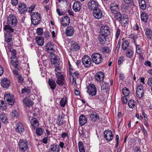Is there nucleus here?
<instances>
[{"mask_svg":"<svg viewBox=\"0 0 152 152\" xmlns=\"http://www.w3.org/2000/svg\"><path fill=\"white\" fill-rule=\"evenodd\" d=\"M60 148L57 145H51L49 148V152H60Z\"/></svg>","mask_w":152,"mask_h":152,"instance_id":"5701e85b","label":"nucleus"},{"mask_svg":"<svg viewBox=\"0 0 152 152\" xmlns=\"http://www.w3.org/2000/svg\"><path fill=\"white\" fill-rule=\"evenodd\" d=\"M93 14L94 18L100 19L103 16L102 10L99 8L93 11Z\"/></svg>","mask_w":152,"mask_h":152,"instance_id":"423d86ee","label":"nucleus"},{"mask_svg":"<svg viewBox=\"0 0 152 152\" xmlns=\"http://www.w3.org/2000/svg\"><path fill=\"white\" fill-rule=\"evenodd\" d=\"M129 38H130L133 39L134 40V43L135 44L136 42L135 39H136L137 38V37L136 36L133 34H131L129 35Z\"/></svg>","mask_w":152,"mask_h":152,"instance_id":"0e129e2a","label":"nucleus"},{"mask_svg":"<svg viewBox=\"0 0 152 152\" xmlns=\"http://www.w3.org/2000/svg\"><path fill=\"white\" fill-rule=\"evenodd\" d=\"M79 121L81 126L84 125L87 122V118L83 115H82L79 118Z\"/></svg>","mask_w":152,"mask_h":152,"instance_id":"c85d7f7f","label":"nucleus"},{"mask_svg":"<svg viewBox=\"0 0 152 152\" xmlns=\"http://www.w3.org/2000/svg\"><path fill=\"white\" fill-rule=\"evenodd\" d=\"M75 32V28L73 26H68L66 29L65 34L67 36L71 37L74 34Z\"/></svg>","mask_w":152,"mask_h":152,"instance_id":"4468645a","label":"nucleus"},{"mask_svg":"<svg viewBox=\"0 0 152 152\" xmlns=\"http://www.w3.org/2000/svg\"><path fill=\"white\" fill-rule=\"evenodd\" d=\"M141 20L144 22L147 21L148 16L147 14L145 12H142L141 15Z\"/></svg>","mask_w":152,"mask_h":152,"instance_id":"a19ab883","label":"nucleus"},{"mask_svg":"<svg viewBox=\"0 0 152 152\" xmlns=\"http://www.w3.org/2000/svg\"><path fill=\"white\" fill-rule=\"evenodd\" d=\"M28 10L26 4L23 3H20V13L23 14L25 13Z\"/></svg>","mask_w":152,"mask_h":152,"instance_id":"4be33fe9","label":"nucleus"},{"mask_svg":"<svg viewBox=\"0 0 152 152\" xmlns=\"http://www.w3.org/2000/svg\"><path fill=\"white\" fill-rule=\"evenodd\" d=\"M6 103L4 101L0 100V110L3 111L7 109Z\"/></svg>","mask_w":152,"mask_h":152,"instance_id":"58836bf2","label":"nucleus"},{"mask_svg":"<svg viewBox=\"0 0 152 152\" xmlns=\"http://www.w3.org/2000/svg\"><path fill=\"white\" fill-rule=\"evenodd\" d=\"M13 96L10 94H6L4 95V100L7 101L8 104L10 105H12L14 104L15 100Z\"/></svg>","mask_w":152,"mask_h":152,"instance_id":"9d476101","label":"nucleus"},{"mask_svg":"<svg viewBox=\"0 0 152 152\" xmlns=\"http://www.w3.org/2000/svg\"><path fill=\"white\" fill-rule=\"evenodd\" d=\"M56 77L57 78L56 83L60 86L63 85L65 82L64 76L61 73H56Z\"/></svg>","mask_w":152,"mask_h":152,"instance_id":"0eeeda50","label":"nucleus"},{"mask_svg":"<svg viewBox=\"0 0 152 152\" xmlns=\"http://www.w3.org/2000/svg\"><path fill=\"white\" fill-rule=\"evenodd\" d=\"M80 48V46L76 43L72 44L71 46V49L75 51L78 50H79Z\"/></svg>","mask_w":152,"mask_h":152,"instance_id":"a18cd8bd","label":"nucleus"},{"mask_svg":"<svg viewBox=\"0 0 152 152\" xmlns=\"http://www.w3.org/2000/svg\"><path fill=\"white\" fill-rule=\"evenodd\" d=\"M148 85L150 86H152V77H150L148 78L147 82Z\"/></svg>","mask_w":152,"mask_h":152,"instance_id":"774afa93","label":"nucleus"},{"mask_svg":"<svg viewBox=\"0 0 152 152\" xmlns=\"http://www.w3.org/2000/svg\"><path fill=\"white\" fill-rule=\"evenodd\" d=\"M139 5L141 9L144 10L146 7V2L144 0H140L139 1Z\"/></svg>","mask_w":152,"mask_h":152,"instance_id":"4c0bfd02","label":"nucleus"},{"mask_svg":"<svg viewBox=\"0 0 152 152\" xmlns=\"http://www.w3.org/2000/svg\"><path fill=\"white\" fill-rule=\"evenodd\" d=\"M142 132L144 133V136L145 137H148V134H147V131L146 130H145V128L143 126L142 128Z\"/></svg>","mask_w":152,"mask_h":152,"instance_id":"338daca9","label":"nucleus"},{"mask_svg":"<svg viewBox=\"0 0 152 152\" xmlns=\"http://www.w3.org/2000/svg\"><path fill=\"white\" fill-rule=\"evenodd\" d=\"M35 39L38 45L42 46L43 45L44 39L43 37H37L35 38Z\"/></svg>","mask_w":152,"mask_h":152,"instance_id":"473e14b6","label":"nucleus"},{"mask_svg":"<svg viewBox=\"0 0 152 152\" xmlns=\"http://www.w3.org/2000/svg\"><path fill=\"white\" fill-rule=\"evenodd\" d=\"M41 20L40 15L38 12H33L31 16V20L32 23L35 25H37Z\"/></svg>","mask_w":152,"mask_h":152,"instance_id":"f257e3e1","label":"nucleus"},{"mask_svg":"<svg viewBox=\"0 0 152 152\" xmlns=\"http://www.w3.org/2000/svg\"><path fill=\"white\" fill-rule=\"evenodd\" d=\"M99 4L96 0L90 1L88 4V7L89 9L91 10H94L99 8Z\"/></svg>","mask_w":152,"mask_h":152,"instance_id":"7ed1b4c3","label":"nucleus"},{"mask_svg":"<svg viewBox=\"0 0 152 152\" xmlns=\"http://www.w3.org/2000/svg\"><path fill=\"white\" fill-rule=\"evenodd\" d=\"M145 34L147 37L150 39L152 38V30L149 28H146L145 29Z\"/></svg>","mask_w":152,"mask_h":152,"instance_id":"7c9ffc66","label":"nucleus"},{"mask_svg":"<svg viewBox=\"0 0 152 152\" xmlns=\"http://www.w3.org/2000/svg\"><path fill=\"white\" fill-rule=\"evenodd\" d=\"M128 105L129 107L133 108L135 106V102L134 100L131 99L128 101Z\"/></svg>","mask_w":152,"mask_h":152,"instance_id":"8fccbe9b","label":"nucleus"},{"mask_svg":"<svg viewBox=\"0 0 152 152\" xmlns=\"http://www.w3.org/2000/svg\"><path fill=\"white\" fill-rule=\"evenodd\" d=\"M43 130L41 128H39L36 129V133L38 136H41L43 134Z\"/></svg>","mask_w":152,"mask_h":152,"instance_id":"864d4df0","label":"nucleus"},{"mask_svg":"<svg viewBox=\"0 0 152 152\" xmlns=\"http://www.w3.org/2000/svg\"><path fill=\"white\" fill-rule=\"evenodd\" d=\"M121 33V30L118 28H117L116 34L115 37L116 39H118Z\"/></svg>","mask_w":152,"mask_h":152,"instance_id":"680f3d73","label":"nucleus"},{"mask_svg":"<svg viewBox=\"0 0 152 152\" xmlns=\"http://www.w3.org/2000/svg\"><path fill=\"white\" fill-rule=\"evenodd\" d=\"M12 26H10L8 24L5 25L4 27V30L6 32L5 33H8L11 34L13 31V29L12 28Z\"/></svg>","mask_w":152,"mask_h":152,"instance_id":"2f4dec72","label":"nucleus"},{"mask_svg":"<svg viewBox=\"0 0 152 152\" xmlns=\"http://www.w3.org/2000/svg\"><path fill=\"white\" fill-rule=\"evenodd\" d=\"M93 62L96 64H100L102 61V55L98 53H95L92 54L91 56Z\"/></svg>","mask_w":152,"mask_h":152,"instance_id":"f03ea898","label":"nucleus"},{"mask_svg":"<svg viewBox=\"0 0 152 152\" xmlns=\"http://www.w3.org/2000/svg\"><path fill=\"white\" fill-rule=\"evenodd\" d=\"M14 68H15L13 70L12 72L14 74L15 78V79H16L17 81L18 82H19V74L18 72L19 69L18 68V66Z\"/></svg>","mask_w":152,"mask_h":152,"instance_id":"c756f323","label":"nucleus"},{"mask_svg":"<svg viewBox=\"0 0 152 152\" xmlns=\"http://www.w3.org/2000/svg\"><path fill=\"white\" fill-rule=\"evenodd\" d=\"M104 74L102 72H99L96 73L95 75V78L96 80L100 82L104 79Z\"/></svg>","mask_w":152,"mask_h":152,"instance_id":"b1692460","label":"nucleus"},{"mask_svg":"<svg viewBox=\"0 0 152 152\" xmlns=\"http://www.w3.org/2000/svg\"><path fill=\"white\" fill-rule=\"evenodd\" d=\"M61 23L63 26H68L70 23V19L67 16H65L61 18Z\"/></svg>","mask_w":152,"mask_h":152,"instance_id":"f3484780","label":"nucleus"},{"mask_svg":"<svg viewBox=\"0 0 152 152\" xmlns=\"http://www.w3.org/2000/svg\"><path fill=\"white\" fill-rule=\"evenodd\" d=\"M7 24L9 26L15 27L17 23L16 17L13 15H10L7 18Z\"/></svg>","mask_w":152,"mask_h":152,"instance_id":"39448f33","label":"nucleus"},{"mask_svg":"<svg viewBox=\"0 0 152 152\" xmlns=\"http://www.w3.org/2000/svg\"><path fill=\"white\" fill-rule=\"evenodd\" d=\"M0 118L4 124L8 123L7 116L4 114H0Z\"/></svg>","mask_w":152,"mask_h":152,"instance_id":"e433bc0d","label":"nucleus"},{"mask_svg":"<svg viewBox=\"0 0 152 152\" xmlns=\"http://www.w3.org/2000/svg\"><path fill=\"white\" fill-rule=\"evenodd\" d=\"M66 101L67 98L66 97H65L62 98L60 102V106L63 107H64L66 103Z\"/></svg>","mask_w":152,"mask_h":152,"instance_id":"de8ad7c7","label":"nucleus"},{"mask_svg":"<svg viewBox=\"0 0 152 152\" xmlns=\"http://www.w3.org/2000/svg\"><path fill=\"white\" fill-rule=\"evenodd\" d=\"M87 92L89 95L92 96L95 95L96 94V89L93 84H90L87 87Z\"/></svg>","mask_w":152,"mask_h":152,"instance_id":"20e7f679","label":"nucleus"},{"mask_svg":"<svg viewBox=\"0 0 152 152\" xmlns=\"http://www.w3.org/2000/svg\"><path fill=\"white\" fill-rule=\"evenodd\" d=\"M129 45V42L127 40H126L122 44L121 47L124 50H125L128 48Z\"/></svg>","mask_w":152,"mask_h":152,"instance_id":"49530a36","label":"nucleus"},{"mask_svg":"<svg viewBox=\"0 0 152 152\" xmlns=\"http://www.w3.org/2000/svg\"><path fill=\"white\" fill-rule=\"evenodd\" d=\"M114 13V17L115 20L121 22L122 24L123 23L124 24L125 23V22H126L128 19L127 18L125 19L124 17H122L121 14L120 12H115Z\"/></svg>","mask_w":152,"mask_h":152,"instance_id":"6e6552de","label":"nucleus"},{"mask_svg":"<svg viewBox=\"0 0 152 152\" xmlns=\"http://www.w3.org/2000/svg\"><path fill=\"white\" fill-rule=\"evenodd\" d=\"M30 122L31 125L34 129H36L39 125L38 122L35 118H32Z\"/></svg>","mask_w":152,"mask_h":152,"instance_id":"f704fd0d","label":"nucleus"},{"mask_svg":"<svg viewBox=\"0 0 152 152\" xmlns=\"http://www.w3.org/2000/svg\"><path fill=\"white\" fill-rule=\"evenodd\" d=\"M19 115L18 112L16 110H13L12 112L11 116L13 118H17Z\"/></svg>","mask_w":152,"mask_h":152,"instance_id":"09e8293b","label":"nucleus"},{"mask_svg":"<svg viewBox=\"0 0 152 152\" xmlns=\"http://www.w3.org/2000/svg\"><path fill=\"white\" fill-rule=\"evenodd\" d=\"M102 52L105 54H108L111 52V50L107 46L104 47L102 49Z\"/></svg>","mask_w":152,"mask_h":152,"instance_id":"3c124183","label":"nucleus"},{"mask_svg":"<svg viewBox=\"0 0 152 152\" xmlns=\"http://www.w3.org/2000/svg\"><path fill=\"white\" fill-rule=\"evenodd\" d=\"M43 30L42 28H39L37 29V33L39 35H41L43 33Z\"/></svg>","mask_w":152,"mask_h":152,"instance_id":"4d7b16f0","label":"nucleus"},{"mask_svg":"<svg viewBox=\"0 0 152 152\" xmlns=\"http://www.w3.org/2000/svg\"><path fill=\"white\" fill-rule=\"evenodd\" d=\"M46 47L47 51L51 54H52L54 52V50L53 48V45L51 42H48Z\"/></svg>","mask_w":152,"mask_h":152,"instance_id":"393cba45","label":"nucleus"},{"mask_svg":"<svg viewBox=\"0 0 152 152\" xmlns=\"http://www.w3.org/2000/svg\"><path fill=\"white\" fill-rule=\"evenodd\" d=\"M31 89L30 87H25L23 88L22 89L21 93L23 94H28L31 92Z\"/></svg>","mask_w":152,"mask_h":152,"instance_id":"79ce46f5","label":"nucleus"},{"mask_svg":"<svg viewBox=\"0 0 152 152\" xmlns=\"http://www.w3.org/2000/svg\"><path fill=\"white\" fill-rule=\"evenodd\" d=\"M55 72L56 75V73H61V69L59 67V65H57V66H55Z\"/></svg>","mask_w":152,"mask_h":152,"instance_id":"13d9d810","label":"nucleus"},{"mask_svg":"<svg viewBox=\"0 0 152 152\" xmlns=\"http://www.w3.org/2000/svg\"><path fill=\"white\" fill-rule=\"evenodd\" d=\"M70 75L71 76L70 77V80L72 84L73 85H75L76 83V79L77 77H75L74 75H72V72L71 71L69 70Z\"/></svg>","mask_w":152,"mask_h":152,"instance_id":"72a5a7b5","label":"nucleus"},{"mask_svg":"<svg viewBox=\"0 0 152 152\" xmlns=\"http://www.w3.org/2000/svg\"><path fill=\"white\" fill-rule=\"evenodd\" d=\"M136 46V52L139 54H140L141 53L142 50L141 49L140 45H137L136 43L135 44Z\"/></svg>","mask_w":152,"mask_h":152,"instance_id":"5fc2aeb1","label":"nucleus"},{"mask_svg":"<svg viewBox=\"0 0 152 152\" xmlns=\"http://www.w3.org/2000/svg\"><path fill=\"white\" fill-rule=\"evenodd\" d=\"M10 81L7 78H4L1 80V84L2 87L7 88L10 86Z\"/></svg>","mask_w":152,"mask_h":152,"instance_id":"6ab92c4d","label":"nucleus"},{"mask_svg":"<svg viewBox=\"0 0 152 152\" xmlns=\"http://www.w3.org/2000/svg\"><path fill=\"white\" fill-rule=\"evenodd\" d=\"M110 9L111 12L114 13L117 12L119 10V5L116 1L112 2L111 4Z\"/></svg>","mask_w":152,"mask_h":152,"instance_id":"412c9836","label":"nucleus"},{"mask_svg":"<svg viewBox=\"0 0 152 152\" xmlns=\"http://www.w3.org/2000/svg\"><path fill=\"white\" fill-rule=\"evenodd\" d=\"M133 51L129 49L128 50L126 53V56L129 57H131L133 55Z\"/></svg>","mask_w":152,"mask_h":152,"instance_id":"6e6d98bb","label":"nucleus"},{"mask_svg":"<svg viewBox=\"0 0 152 152\" xmlns=\"http://www.w3.org/2000/svg\"><path fill=\"white\" fill-rule=\"evenodd\" d=\"M82 62L83 65L86 67H89L91 63V58L88 55H85L83 56L82 59Z\"/></svg>","mask_w":152,"mask_h":152,"instance_id":"9b49d317","label":"nucleus"},{"mask_svg":"<svg viewBox=\"0 0 152 152\" xmlns=\"http://www.w3.org/2000/svg\"><path fill=\"white\" fill-rule=\"evenodd\" d=\"M90 119L93 121H95L99 119V115L94 111H91L89 113Z\"/></svg>","mask_w":152,"mask_h":152,"instance_id":"2eb2a0df","label":"nucleus"},{"mask_svg":"<svg viewBox=\"0 0 152 152\" xmlns=\"http://www.w3.org/2000/svg\"><path fill=\"white\" fill-rule=\"evenodd\" d=\"M107 36L100 33L98 36V41L101 44H105L107 42Z\"/></svg>","mask_w":152,"mask_h":152,"instance_id":"dca6fc26","label":"nucleus"},{"mask_svg":"<svg viewBox=\"0 0 152 152\" xmlns=\"http://www.w3.org/2000/svg\"><path fill=\"white\" fill-rule=\"evenodd\" d=\"M101 86L102 90H105L106 93L109 92V85L108 83L102 82Z\"/></svg>","mask_w":152,"mask_h":152,"instance_id":"cd10ccee","label":"nucleus"},{"mask_svg":"<svg viewBox=\"0 0 152 152\" xmlns=\"http://www.w3.org/2000/svg\"><path fill=\"white\" fill-rule=\"evenodd\" d=\"M82 4L79 1H75L72 6V8L75 12L79 11L82 8Z\"/></svg>","mask_w":152,"mask_h":152,"instance_id":"a211bd4d","label":"nucleus"},{"mask_svg":"<svg viewBox=\"0 0 152 152\" xmlns=\"http://www.w3.org/2000/svg\"><path fill=\"white\" fill-rule=\"evenodd\" d=\"M58 62V60L56 57H55L51 59V62L52 64H56Z\"/></svg>","mask_w":152,"mask_h":152,"instance_id":"e2e57ef3","label":"nucleus"},{"mask_svg":"<svg viewBox=\"0 0 152 152\" xmlns=\"http://www.w3.org/2000/svg\"><path fill=\"white\" fill-rule=\"evenodd\" d=\"M122 93L124 96H128L129 95L130 92L128 89L125 87L123 89Z\"/></svg>","mask_w":152,"mask_h":152,"instance_id":"603ef678","label":"nucleus"},{"mask_svg":"<svg viewBox=\"0 0 152 152\" xmlns=\"http://www.w3.org/2000/svg\"><path fill=\"white\" fill-rule=\"evenodd\" d=\"M86 131L85 129H82L79 131V133L80 135L82 136L83 137L85 136V132Z\"/></svg>","mask_w":152,"mask_h":152,"instance_id":"052dcab7","label":"nucleus"},{"mask_svg":"<svg viewBox=\"0 0 152 152\" xmlns=\"http://www.w3.org/2000/svg\"><path fill=\"white\" fill-rule=\"evenodd\" d=\"M144 94L143 85L140 84L137 86L136 89V95L137 97L140 98L143 96Z\"/></svg>","mask_w":152,"mask_h":152,"instance_id":"1a4fd4ad","label":"nucleus"},{"mask_svg":"<svg viewBox=\"0 0 152 152\" xmlns=\"http://www.w3.org/2000/svg\"><path fill=\"white\" fill-rule=\"evenodd\" d=\"M48 84L50 86V88L52 90H54L56 87V84L54 80L52 79H49L48 81Z\"/></svg>","mask_w":152,"mask_h":152,"instance_id":"ea45409f","label":"nucleus"},{"mask_svg":"<svg viewBox=\"0 0 152 152\" xmlns=\"http://www.w3.org/2000/svg\"><path fill=\"white\" fill-rule=\"evenodd\" d=\"M11 61L12 65L14 67H16L18 66V62L15 55H13L11 56Z\"/></svg>","mask_w":152,"mask_h":152,"instance_id":"a878e982","label":"nucleus"},{"mask_svg":"<svg viewBox=\"0 0 152 152\" xmlns=\"http://www.w3.org/2000/svg\"><path fill=\"white\" fill-rule=\"evenodd\" d=\"M4 37L6 42H9L11 41L12 39V35L8 33H4Z\"/></svg>","mask_w":152,"mask_h":152,"instance_id":"c9c22d12","label":"nucleus"},{"mask_svg":"<svg viewBox=\"0 0 152 152\" xmlns=\"http://www.w3.org/2000/svg\"><path fill=\"white\" fill-rule=\"evenodd\" d=\"M104 138L108 141H111L113 137V135L112 134V131L110 130H107L104 132Z\"/></svg>","mask_w":152,"mask_h":152,"instance_id":"f8f14e48","label":"nucleus"},{"mask_svg":"<svg viewBox=\"0 0 152 152\" xmlns=\"http://www.w3.org/2000/svg\"><path fill=\"white\" fill-rule=\"evenodd\" d=\"M57 123L58 125L59 126L63 125L64 123V117L62 116L61 117L59 116L58 119L57 121Z\"/></svg>","mask_w":152,"mask_h":152,"instance_id":"37998d69","label":"nucleus"},{"mask_svg":"<svg viewBox=\"0 0 152 152\" xmlns=\"http://www.w3.org/2000/svg\"><path fill=\"white\" fill-rule=\"evenodd\" d=\"M20 148L23 151H25L28 148L27 144L26 143V140H20Z\"/></svg>","mask_w":152,"mask_h":152,"instance_id":"aec40b11","label":"nucleus"},{"mask_svg":"<svg viewBox=\"0 0 152 152\" xmlns=\"http://www.w3.org/2000/svg\"><path fill=\"white\" fill-rule=\"evenodd\" d=\"M23 102L26 107H29L32 106L34 104L33 101H31L30 99L27 98V97H25L23 99Z\"/></svg>","mask_w":152,"mask_h":152,"instance_id":"bb28decb","label":"nucleus"},{"mask_svg":"<svg viewBox=\"0 0 152 152\" xmlns=\"http://www.w3.org/2000/svg\"><path fill=\"white\" fill-rule=\"evenodd\" d=\"M35 7V5L34 4H33L31 5V6H30L28 9V12H29L31 13L33 10H34V8Z\"/></svg>","mask_w":152,"mask_h":152,"instance_id":"69168bd1","label":"nucleus"},{"mask_svg":"<svg viewBox=\"0 0 152 152\" xmlns=\"http://www.w3.org/2000/svg\"><path fill=\"white\" fill-rule=\"evenodd\" d=\"M19 121H17L16 123L15 124V125L14 127L16 131L17 132H19Z\"/></svg>","mask_w":152,"mask_h":152,"instance_id":"bf43d9fd","label":"nucleus"},{"mask_svg":"<svg viewBox=\"0 0 152 152\" xmlns=\"http://www.w3.org/2000/svg\"><path fill=\"white\" fill-rule=\"evenodd\" d=\"M78 146L80 152H85V149L82 142L80 141L78 142Z\"/></svg>","mask_w":152,"mask_h":152,"instance_id":"c03bdc74","label":"nucleus"},{"mask_svg":"<svg viewBox=\"0 0 152 152\" xmlns=\"http://www.w3.org/2000/svg\"><path fill=\"white\" fill-rule=\"evenodd\" d=\"M99 33L108 36L110 34L109 27L107 26H103L100 28Z\"/></svg>","mask_w":152,"mask_h":152,"instance_id":"ddd939ff","label":"nucleus"}]
</instances>
